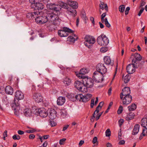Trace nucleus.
I'll list each match as a JSON object with an SVG mask.
<instances>
[{"label": "nucleus", "mask_w": 147, "mask_h": 147, "mask_svg": "<svg viewBox=\"0 0 147 147\" xmlns=\"http://www.w3.org/2000/svg\"><path fill=\"white\" fill-rule=\"evenodd\" d=\"M67 9V13L70 15L75 16L76 14V11L75 9H73L71 7H68Z\"/></svg>", "instance_id": "obj_24"}, {"label": "nucleus", "mask_w": 147, "mask_h": 147, "mask_svg": "<svg viewBox=\"0 0 147 147\" xmlns=\"http://www.w3.org/2000/svg\"><path fill=\"white\" fill-rule=\"evenodd\" d=\"M96 71L99 72L102 75L107 72V68L105 67L104 64L103 63H98L96 67Z\"/></svg>", "instance_id": "obj_10"}, {"label": "nucleus", "mask_w": 147, "mask_h": 147, "mask_svg": "<svg viewBox=\"0 0 147 147\" xmlns=\"http://www.w3.org/2000/svg\"><path fill=\"white\" fill-rule=\"evenodd\" d=\"M130 90L129 87H126L124 88L122 90V92L120 94V97L121 99H122L123 96H125L130 95Z\"/></svg>", "instance_id": "obj_14"}, {"label": "nucleus", "mask_w": 147, "mask_h": 147, "mask_svg": "<svg viewBox=\"0 0 147 147\" xmlns=\"http://www.w3.org/2000/svg\"><path fill=\"white\" fill-rule=\"evenodd\" d=\"M38 112L39 115L41 117H45L48 115L47 111L44 108L39 109Z\"/></svg>", "instance_id": "obj_20"}, {"label": "nucleus", "mask_w": 147, "mask_h": 147, "mask_svg": "<svg viewBox=\"0 0 147 147\" xmlns=\"http://www.w3.org/2000/svg\"><path fill=\"white\" fill-rule=\"evenodd\" d=\"M90 21H91L92 24L94 25V19L93 17H90Z\"/></svg>", "instance_id": "obj_62"}, {"label": "nucleus", "mask_w": 147, "mask_h": 147, "mask_svg": "<svg viewBox=\"0 0 147 147\" xmlns=\"http://www.w3.org/2000/svg\"><path fill=\"white\" fill-rule=\"evenodd\" d=\"M69 5L70 6L69 7H71V8L76 9L78 8L77 3L76 1H71L69 3Z\"/></svg>", "instance_id": "obj_31"}, {"label": "nucleus", "mask_w": 147, "mask_h": 147, "mask_svg": "<svg viewBox=\"0 0 147 147\" xmlns=\"http://www.w3.org/2000/svg\"><path fill=\"white\" fill-rule=\"evenodd\" d=\"M134 116L135 114L134 113L130 112L127 115L126 119L128 121L134 118Z\"/></svg>", "instance_id": "obj_32"}, {"label": "nucleus", "mask_w": 147, "mask_h": 147, "mask_svg": "<svg viewBox=\"0 0 147 147\" xmlns=\"http://www.w3.org/2000/svg\"><path fill=\"white\" fill-rule=\"evenodd\" d=\"M48 111L49 114V117L51 119L53 120L56 118L57 116L56 112L54 109H51Z\"/></svg>", "instance_id": "obj_19"}, {"label": "nucleus", "mask_w": 147, "mask_h": 147, "mask_svg": "<svg viewBox=\"0 0 147 147\" xmlns=\"http://www.w3.org/2000/svg\"><path fill=\"white\" fill-rule=\"evenodd\" d=\"M78 37L76 36V34H73L71 36H70L67 38V41L71 43H74L75 41L77 40Z\"/></svg>", "instance_id": "obj_22"}, {"label": "nucleus", "mask_w": 147, "mask_h": 147, "mask_svg": "<svg viewBox=\"0 0 147 147\" xmlns=\"http://www.w3.org/2000/svg\"><path fill=\"white\" fill-rule=\"evenodd\" d=\"M60 14L48 11L46 13L47 21L55 25H59L60 22L61 20L59 18L58 16Z\"/></svg>", "instance_id": "obj_1"}, {"label": "nucleus", "mask_w": 147, "mask_h": 147, "mask_svg": "<svg viewBox=\"0 0 147 147\" xmlns=\"http://www.w3.org/2000/svg\"><path fill=\"white\" fill-rule=\"evenodd\" d=\"M84 98L83 95L81 94H77L75 96V98L78 100L82 102V99H83Z\"/></svg>", "instance_id": "obj_36"}, {"label": "nucleus", "mask_w": 147, "mask_h": 147, "mask_svg": "<svg viewBox=\"0 0 147 147\" xmlns=\"http://www.w3.org/2000/svg\"><path fill=\"white\" fill-rule=\"evenodd\" d=\"M97 41L99 45L106 46L109 43V40L105 35L102 34L98 37Z\"/></svg>", "instance_id": "obj_2"}, {"label": "nucleus", "mask_w": 147, "mask_h": 147, "mask_svg": "<svg viewBox=\"0 0 147 147\" xmlns=\"http://www.w3.org/2000/svg\"><path fill=\"white\" fill-rule=\"evenodd\" d=\"M74 86L78 90L83 93H85L88 91L87 89L85 86H84L83 83L80 81H76L74 83Z\"/></svg>", "instance_id": "obj_8"}, {"label": "nucleus", "mask_w": 147, "mask_h": 147, "mask_svg": "<svg viewBox=\"0 0 147 147\" xmlns=\"http://www.w3.org/2000/svg\"><path fill=\"white\" fill-rule=\"evenodd\" d=\"M118 122L119 125L121 127L124 122V120L123 119H121L119 120Z\"/></svg>", "instance_id": "obj_54"}, {"label": "nucleus", "mask_w": 147, "mask_h": 147, "mask_svg": "<svg viewBox=\"0 0 147 147\" xmlns=\"http://www.w3.org/2000/svg\"><path fill=\"white\" fill-rule=\"evenodd\" d=\"M136 68H137L136 64L132 63L128 65L127 67L126 70L129 74H131L135 72Z\"/></svg>", "instance_id": "obj_11"}, {"label": "nucleus", "mask_w": 147, "mask_h": 147, "mask_svg": "<svg viewBox=\"0 0 147 147\" xmlns=\"http://www.w3.org/2000/svg\"><path fill=\"white\" fill-rule=\"evenodd\" d=\"M123 111V107L122 106H120L117 111V113L118 114H120L122 113Z\"/></svg>", "instance_id": "obj_53"}, {"label": "nucleus", "mask_w": 147, "mask_h": 147, "mask_svg": "<svg viewBox=\"0 0 147 147\" xmlns=\"http://www.w3.org/2000/svg\"><path fill=\"white\" fill-rule=\"evenodd\" d=\"M38 0H29V3L32 5H34L38 1Z\"/></svg>", "instance_id": "obj_47"}, {"label": "nucleus", "mask_w": 147, "mask_h": 147, "mask_svg": "<svg viewBox=\"0 0 147 147\" xmlns=\"http://www.w3.org/2000/svg\"><path fill=\"white\" fill-rule=\"evenodd\" d=\"M136 105L135 104H133L131 105L128 107V109L129 111H134L136 108Z\"/></svg>", "instance_id": "obj_35"}, {"label": "nucleus", "mask_w": 147, "mask_h": 147, "mask_svg": "<svg viewBox=\"0 0 147 147\" xmlns=\"http://www.w3.org/2000/svg\"><path fill=\"white\" fill-rule=\"evenodd\" d=\"M5 92L7 94L12 95L13 93V88L10 86H6L5 88Z\"/></svg>", "instance_id": "obj_27"}, {"label": "nucleus", "mask_w": 147, "mask_h": 147, "mask_svg": "<svg viewBox=\"0 0 147 147\" xmlns=\"http://www.w3.org/2000/svg\"><path fill=\"white\" fill-rule=\"evenodd\" d=\"M104 5L105 10L107 11H108V7L107 5L106 4H105L104 2H100V3L99 4V7L102 10L104 9L103 6Z\"/></svg>", "instance_id": "obj_33"}, {"label": "nucleus", "mask_w": 147, "mask_h": 147, "mask_svg": "<svg viewBox=\"0 0 147 147\" xmlns=\"http://www.w3.org/2000/svg\"><path fill=\"white\" fill-rule=\"evenodd\" d=\"M36 131V130L34 129H32L31 130H28L26 131V133H32Z\"/></svg>", "instance_id": "obj_52"}, {"label": "nucleus", "mask_w": 147, "mask_h": 147, "mask_svg": "<svg viewBox=\"0 0 147 147\" xmlns=\"http://www.w3.org/2000/svg\"><path fill=\"white\" fill-rule=\"evenodd\" d=\"M84 98L82 99V102H86L88 101L92 97V95L90 94H87L83 95Z\"/></svg>", "instance_id": "obj_30"}, {"label": "nucleus", "mask_w": 147, "mask_h": 147, "mask_svg": "<svg viewBox=\"0 0 147 147\" xmlns=\"http://www.w3.org/2000/svg\"><path fill=\"white\" fill-rule=\"evenodd\" d=\"M33 98L36 102L39 103L42 101L43 98L41 95L39 94L35 93L33 94Z\"/></svg>", "instance_id": "obj_18"}, {"label": "nucleus", "mask_w": 147, "mask_h": 147, "mask_svg": "<svg viewBox=\"0 0 147 147\" xmlns=\"http://www.w3.org/2000/svg\"><path fill=\"white\" fill-rule=\"evenodd\" d=\"M106 12L104 13L101 16V22L102 23H103L104 22V21L105 20L104 18L105 17L106 15Z\"/></svg>", "instance_id": "obj_46"}, {"label": "nucleus", "mask_w": 147, "mask_h": 147, "mask_svg": "<svg viewBox=\"0 0 147 147\" xmlns=\"http://www.w3.org/2000/svg\"><path fill=\"white\" fill-rule=\"evenodd\" d=\"M130 9V8L129 7H127L125 11V15H127L129 12V10Z\"/></svg>", "instance_id": "obj_58"}, {"label": "nucleus", "mask_w": 147, "mask_h": 147, "mask_svg": "<svg viewBox=\"0 0 147 147\" xmlns=\"http://www.w3.org/2000/svg\"><path fill=\"white\" fill-rule=\"evenodd\" d=\"M11 9H8L6 11V12H8V14H9V15H8V16L9 15H11V14L12 13V11H11Z\"/></svg>", "instance_id": "obj_63"}, {"label": "nucleus", "mask_w": 147, "mask_h": 147, "mask_svg": "<svg viewBox=\"0 0 147 147\" xmlns=\"http://www.w3.org/2000/svg\"><path fill=\"white\" fill-rule=\"evenodd\" d=\"M65 97L60 96L59 97L57 100V104L59 105H62L65 102Z\"/></svg>", "instance_id": "obj_25"}, {"label": "nucleus", "mask_w": 147, "mask_h": 147, "mask_svg": "<svg viewBox=\"0 0 147 147\" xmlns=\"http://www.w3.org/2000/svg\"><path fill=\"white\" fill-rule=\"evenodd\" d=\"M24 115L26 117L32 116V113L31 110L29 108L25 109L24 111Z\"/></svg>", "instance_id": "obj_28"}, {"label": "nucleus", "mask_w": 147, "mask_h": 147, "mask_svg": "<svg viewBox=\"0 0 147 147\" xmlns=\"http://www.w3.org/2000/svg\"><path fill=\"white\" fill-rule=\"evenodd\" d=\"M59 6L64 9H67V4L66 3L62 1H60L59 2Z\"/></svg>", "instance_id": "obj_38"}, {"label": "nucleus", "mask_w": 147, "mask_h": 147, "mask_svg": "<svg viewBox=\"0 0 147 147\" xmlns=\"http://www.w3.org/2000/svg\"><path fill=\"white\" fill-rule=\"evenodd\" d=\"M47 7L48 9L52 11L51 12L56 13L57 14H60V11L61 8L58 5L55 3H49L47 4Z\"/></svg>", "instance_id": "obj_5"}, {"label": "nucleus", "mask_w": 147, "mask_h": 147, "mask_svg": "<svg viewBox=\"0 0 147 147\" xmlns=\"http://www.w3.org/2000/svg\"><path fill=\"white\" fill-rule=\"evenodd\" d=\"M106 136L107 137H109L111 136V132L109 129H108L105 131Z\"/></svg>", "instance_id": "obj_45"}, {"label": "nucleus", "mask_w": 147, "mask_h": 147, "mask_svg": "<svg viewBox=\"0 0 147 147\" xmlns=\"http://www.w3.org/2000/svg\"><path fill=\"white\" fill-rule=\"evenodd\" d=\"M34 10H38V11H39V10H41L43 9L44 6L42 3L37 2L34 5Z\"/></svg>", "instance_id": "obj_23"}, {"label": "nucleus", "mask_w": 147, "mask_h": 147, "mask_svg": "<svg viewBox=\"0 0 147 147\" xmlns=\"http://www.w3.org/2000/svg\"><path fill=\"white\" fill-rule=\"evenodd\" d=\"M74 31L67 27H64L62 30H59L58 31V35L60 37H66L69 35L68 33H73Z\"/></svg>", "instance_id": "obj_4"}, {"label": "nucleus", "mask_w": 147, "mask_h": 147, "mask_svg": "<svg viewBox=\"0 0 147 147\" xmlns=\"http://www.w3.org/2000/svg\"><path fill=\"white\" fill-rule=\"evenodd\" d=\"M104 61L105 63L107 65H111L113 64V61H112L109 57H105L104 58Z\"/></svg>", "instance_id": "obj_26"}, {"label": "nucleus", "mask_w": 147, "mask_h": 147, "mask_svg": "<svg viewBox=\"0 0 147 147\" xmlns=\"http://www.w3.org/2000/svg\"><path fill=\"white\" fill-rule=\"evenodd\" d=\"M24 94L22 91L18 90L15 93L16 98L18 100L17 102H19L18 100H22L24 98Z\"/></svg>", "instance_id": "obj_17"}, {"label": "nucleus", "mask_w": 147, "mask_h": 147, "mask_svg": "<svg viewBox=\"0 0 147 147\" xmlns=\"http://www.w3.org/2000/svg\"><path fill=\"white\" fill-rule=\"evenodd\" d=\"M108 50V48L107 47H102L100 50L101 52L105 53Z\"/></svg>", "instance_id": "obj_50"}, {"label": "nucleus", "mask_w": 147, "mask_h": 147, "mask_svg": "<svg viewBox=\"0 0 147 147\" xmlns=\"http://www.w3.org/2000/svg\"><path fill=\"white\" fill-rule=\"evenodd\" d=\"M18 133L20 135H22L24 134V132L22 130H19L18 131Z\"/></svg>", "instance_id": "obj_64"}, {"label": "nucleus", "mask_w": 147, "mask_h": 147, "mask_svg": "<svg viewBox=\"0 0 147 147\" xmlns=\"http://www.w3.org/2000/svg\"><path fill=\"white\" fill-rule=\"evenodd\" d=\"M93 79L96 82H99L100 81H102L103 75L99 72L95 71L93 75Z\"/></svg>", "instance_id": "obj_9"}, {"label": "nucleus", "mask_w": 147, "mask_h": 147, "mask_svg": "<svg viewBox=\"0 0 147 147\" xmlns=\"http://www.w3.org/2000/svg\"><path fill=\"white\" fill-rule=\"evenodd\" d=\"M124 82L125 83H127L130 80V76L129 75H127L124 77H123Z\"/></svg>", "instance_id": "obj_40"}, {"label": "nucleus", "mask_w": 147, "mask_h": 147, "mask_svg": "<svg viewBox=\"0 0 147 147\" xmlns=\"http://www.w3.org/2000/svg\"><path fill=\"white\" fill-rule=\"evenodd\" d=\"M141 125L143 127H146L147 126V118H143L141 121Z\"/></svg>", "instance_id": "obj_34"}, {"label": "nucleus", "mask_w": 147, "mask_h": 147, "mask_svg": "<svg viewBox=\"0 0 147 147\" xmlns=\"http://www.w3.org/2000/svg\"><path fill=\"white\" fill-rule=\"evenodd\" d=\"M85 45L89 49L91 48L92 46L95 42V38L89 35H86L85 38Z\"/></svg>", "instance_id": "obj_3"}, {"label": "nucleus", "mask_w": 147, "mask_h": 147, "mask_svg": "<svg viewBox=\"0 0 147 147\" xmlns=\"http://www.w3.org/2000/svg\"><path fill=\"white\" fill-rule=\"evenodd\" d=\"M94 99H92L91 100L90 107L91 108H93L94 104Z\"/></svg>", "instance_id": "obj_55"}, {"label": "nucleus", "mask_w": 147, "mask_h": 147, "mask_svg": "<svg viewBox=\"0 0 147 147\" xmlns=\"http://www.w3.org/2000/svg\"><path fill=\"white\" fill-rule=\"evenodd\" d=\"M144 8L143 7L141 8V9L139 11V13L138 14V15L139 16H140L141 15V14L142 13L143 11L144 10Z\"/></svg>", "instance_id": "obj_59"}, {"label": "nucleus", "mask_w": 147, "mask_h": 147, "mask_svg": "<svg viewBox=\"0 0 147 147\" xmlns=\"http://www.w3.org/2000/svg\"><path fill=\"white\" fill-rule=\"evenodd\" d=\"M104 22L107 27L108 28H109L110 27L111 25L108 22L107 18H105Z\"/></svg>", "instance_id": "obj_41"}, {"label": "nucleus", "mask_w": 147, "mask_h": 147, "mask_svg": "<svg viewBox=\"0 0 147 147\" xmlns=\"http://www.w3.org/2000/svg\"><path fill=\"white\" fill-rule=\"evenodd\" d=\"M84 143V141L81 140H80L79 144V147H80Z\"/></svg>", "instance_id": "obj_61"}, {"label": "nucleus", "mask_w": 147, "mask_h": 147, "mask_svg": "<svg viewBox=\"0 0 147 147\" xmlns=\"http://www.w3.org/2000/svg\"><path fill=\"white\" fill-rule=\"evenodd\" d=\"M146 2L143 0H142L141 1V3L140 4V7H142L144 6Z\"/></svg>", "instance_id": "obj_57"}, {"label": "nucleus", "mask_w": 147, "mask_h": 147, "mask_svg": "<svg viewBox=\"0 0 147 147\" xmlns=\"http://www.w3.org/2000/svg\"><path fill=\"white\" fill-rule=\"evenodd\" d=\"M81 17L85 21L88 20L87 17L86 16V14L84 11L81 12Z\"/></svg>", "instance_id": "obj_39"}, {"label": "nucleus", "mask_w": 147, "mask_h": 147, "mask_svg": "<svg viewBox=\"0 0 147 147\" xmlns=\"http://www.w3.org/2000/svg\"><path fill=\"white\" fill-rule=\"evenodd\" d=\"M98 138L96 137H94L93 139L92 142L94 144H98V142L97 141Z\"/></svg>", "instance_id": "obj_48"}, {"label": "nucleus", "mask_w": 147, "mask_h": 147, "mask_svg": "<svg viewBox=\"0 0 147 147\" xmlns=\"http://www.w3.org/2000/svg\"><path fill=\"white\" fill-rule=\"evenodd\" d=\"M20 105V103L16 101V100L14 101V103L12 104V109L14 111L15 114L17 115H19L20 112V107L19 106Z\"/></svg>", "instance_id": "obj_12"}, {"label": "nucleus", "mask_w": 147, "mask_h": 147, "mask_svg": "<svg viewBox=\"0 0 147 147\" xmlns=\"http://www.w3.org/2000/svg\"><path fill=\"white\" fill-rule=\"evenodd\" d=\"M131 55L134 57L132 60V63L134 64H136V65L137 64V62L140 61L142 59L141 56L140 54L138 53L133 54Z\"/></svg>", "instance_id": "obj_15"}, {"label": "nucleus", "mask_w": 147, "mask_h": 147, "mask_svg": "<svg viewBox=\"0 0 147 147\" xmlns=\"http://www.w3.org/2000/svg\"><path fill=\"white\" fill-rule=\"evenodd\" d=\"M121 99L122 100L123 104L127 105L131 102L132 100V96L131 95L123 96Z\"/></svg>", "instance_id": "obj_13"}, {"label": "nucleus", "mask_w": 147, "mask_h": 147, "mask_svg": "<svg viewBox=\"0 0 147 147\" xmlns=\"http://www.w3.org/2000/svg\"><path fill=\"white\" fill-rule=\"evenodd\" d=\"M140 125L138 124H136L134 127L132 134L133 135L137 134L139 131Z\"/></svg>", "instance_id": "obj_29"}, {"label": "nucleus", "mask_w": 147, "mask_h": 147, "mask_svg": "<svg viewBox=\"0 0 147 147\" xmlns=\"http://www.w3.org/2000/svg\"><path fill=\"white\" fill-rule=\"evenodd\" d=\"M39 12L40 14H38V15L36 16V18H35L36 22L37 23L40 24H42L46 23L48 21L46 13L41 16L40 12L39 11Z\"/></svg>", "instance_id": "obj_7"}, {"label": "nucleus", "mask_w": 147, "mask_h": 147, "mask_svg": "<svg viewBox=\"0 0 147 147\" xmlns=\"http://www.w3.org/2000/svg\"><path fill=\"white\" fill-rule=\"evenodd\" d=\"M60 114L62 117H65L67 115L66 112L64 111H62L60 112Z\"/></svg>", "instance_id": "obj_49"}, {"label": "nucleus", "mask_w": 147, "mask_h": 147, "mask_svg": "<svg viewBox=\"0 0 147 147\" xmlns=\"http://www.w3.org/2000/svg\"><path fill=\"white\" fill-rule=\"evenodd\" d=\"M35 137V136L33 134H31L29 135V138L30 139L33 140Z\"/></svg>", "instance_id": "obj_60"}, {"label": "nucleus", "mask_w": 147, "mask_h": 147, "mask_svg": "<svg viewBox=\"0 0 147 147\" xmlns=\"http://www.w3.org/2000/svg\"><path fill=\"white\" fill-rule=\"evenodd\" d=\"M49 123L50 125L52 127L55 126L56 125V123L52 120H50L49 121Z\"/></svg>", "instance_id": "obj_51"}, {"label": "nucleus", "mask_w": 147, "mask_h": 147, "mask_svg": "<svg viewBox=\"0 0 147 147\" xmlns=\"http://www.w3.org/2000/svg\"><path fill=\"white\" fill-rule=\"evenodd\" d=\"M125 6L124 5H121L119 7V11L121 12H123L125 10Z\"/></svg>", "instance_id": "obj_42"}, {"label": "nucleus", "mask_w": 147, "mask_h": 147, "mask_svg": "<svg viewBox=\"0 0 147 147\" xmlns=\"http://www.w3.org/2000/svg\"><path fill=\"white\" fill-rule=\"evenodd\" d=\"M40 12L38 11L29 13L27 14L26 16L27 18L29 19L36 18V16L38 15V14H40Z\"/></svg>", "instance_id": "obj_21"}, {"label": "nucleus", "mask_w": 147, "mask_h": 147, "mask_svg": "<svg viewBox=\"0 0 147 147\" xmlns=\"http://www.w3.org/2000/svg\"><path fill=\"white\" fill-rule=\"evenodd\" d=\"M142 134L143 136L147 135V128L146 127H144L142 130Z\"/></svg>", "instance_id": "obj_44"}, {"label": "nucleus", "mask_w": 147, "mask_h": 147, "mask_svg": "<svg viewBox=\"0 0 147 147\" xmlns=\"http://www.w3.org/2000/svg\"><path fill=\"white\" fill-rule=\"evenodd\" d=\"M88 70L86 68H82L80 69V72L76 74L77 76L80 78L83 79L84 78L86 77L84 76V75L88 73Z\"/></svg>", "instance_id": "obj_16"}, {"label": "nucleus", "mask_w": 147, "mask_h": 147, "mask_svg": "<svg viewBox=\"0 0 147 147\" xmlns=\"http://www.w3.org/2000/svg\"><path fill=\"white\" fill-rule=\"evenodd\" d=\"M66 139L65 138H63L61 139L59 141V144L60 145H62L63 144L64 142L66 140Z\"/></svg>", "instance_id": "obj_56"}, {"label": "nucleus", "mask_w": 147, "mask_h": 147, "mask_svg": "<svg viewBox=\"0 0 147 147\" xmlns=\"http://www.w3.org/2000/svg\"><path fill=\"white\" fill-rule=\"evenodd\" d=\"M13 139L15 140H19L20 139V136L18 135H14L12 137Z\"/></svg>", "instance_id": "obj_43"}, {"label": "nucleus", "mask_w": 147, "mask_h": 147, "mask_svg": "<svg viewBox=\"0 0 147 147\" xmlns=\"http://www.w3.org/2000/svg\"><path fill=\"white\" fill-rule=\"evenodd\" d=\"M82 81L84 86H85L87 88H92L94 85L93 80L90 78H88V77L84 78L82 79Z\"/></svg>", "instance_id": "obj_6"}, {"label": "nucleus", "mask_w": 147, "mask_h": 147, "mask_svg": "<svg viewBox=\"0 0 147 147\" xmlns=\"http://www.w3.org/2000/svg\"><path fill=\"white\" fill-rule=\"evenodd\" d=\"M63 83L67 86L69 85L71 83V80L68 77H66L64 80Z\"/></svg>", "instance_id": "obj_37"}]
</instances>
